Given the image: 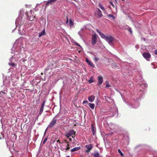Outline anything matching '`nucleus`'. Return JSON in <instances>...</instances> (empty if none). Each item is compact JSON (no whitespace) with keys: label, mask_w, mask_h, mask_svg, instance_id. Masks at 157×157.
Instances as JSON below:
<instances>
[{"label":"nucleus","mask_w":157,"mask_h":157,"mask_svg":"<svg viewBox=\"0 0 157 157\" xmlns=\"http://www.w3.org/2000/svg\"><path fill=\"white\" fill-rule=\"evenodd\" d=\"M93 147V145L92 144H90L86 145L85 146V147L86 149L85 150V152L88 153L92 149Z\"/></svg>","instance_id":"1"},{"label":"nucleus","mask_w":157,"mask_h":157,"mask_svg":"<svg viewBox=\"0 0 157 157\" xmlns=\"http://www.w3.org/2000/svg\"><path fill=\"white\" fill-rule=\"evenodd\" d=\"M76 132L74 130H70L67 132L66 133L65 136L67 138H69L70 136L73 135H75Z\"/></svg>","instance_id":"2"},{"label":"nucleus","mask_w":157,"mask_h":157,"mask_svg":"<svg viewBox=\"0 0 157 157\" xmlns=\"http://www.w3.org/2000/svg\"><path fill=\"white\" fill-rule=\"evenodd\" d=\"M142 55L147 60L149 61V58L151 57V55L149 52H145L143 53Z\"/></svg>","instance_id":"3"},{"label":"nucleus","mask_w":157,"mask_h":157,"mask_svg":"<svg viewBox=\"0 0 157 157\" xmlns=\"http://www.w3.org/2000/svg\"><path fill=\"white\" fill-rule=\"evenodd\" d=\"M105 39L108 41L110 44H113V42L114 40V39L111 36H106Z\"/></svg>","instance_id":"4"},{"label":"nucleus","mask_w":157,"mask_h":157,"mask_svg":"<svg viewBox=\"0 0 157 157\" xmlns=\"http://www.w3.org/2000/svg\"><path fill=\"white\" fill-rule=\"evenodd\" d=\"M97 41V35L94 34L92 36V43L93 45L96 44Z\"/></svg>","instance_id":"5"},{"label":"nucleus","mask_w":157,"mask_h":157,"mask_svg":"<svg viewBox=\"0 0 157 157\" xmlns=\"http://www.w3.org/2000/svg\"><path fill=\"white\" fill-rule=\"evenodd\" d=\"M97 16L99 18H101L102 16V13L101 10L99 9H97V10L96 13Z\"/></svg>","instance_id":"6"},{"label":"nucleus","mask_w":157,"mask_h":157,"mask_svg":"<svg viewBox=\"0 0 157 157\" xmlns=\"http://www.w3.org/2000/svg\"><path fill=\"white\" fill-rule=\"evenodd\" d=\"M45 101H44L43 102V103H42V105L41 106V107L40 109V111L38 114V116L40 115L42 113L44 110V108L45 105Z\"/></svg>","instance_id":"7"},{"label":"nucleus","mask_w":157,"mask_h":157,"mask_svg":"<svg viewBox=\"0 0 157 157\" xmlns=\"http://www.w3.org/2000/svg\"><path fill=\"white\" fill-rule=\"evenodd\" d=\"M57 121L56 119H53L50 123V124L48 125V128H52V127L54 124L56 123Z\"/></svg>","instance_id":"8"},{"label":"nucleus","mask_w":157,"mask_h":157,"mask_svg":"<svg viewBox=\"0 0 157 157\" xmlns=\"http://www.w3.org/2000/svg\"><path fill=\"white\" fill-rule=\"evenodd\" d=\"M103 82V77L102 76H99L98 78V84L101 86Z\"/></svg>","instance_id":"9"},{"label":"nucleus","mask_w":157,"mask_h":157,"mask_svg":"<svg viewBox=\"0 0 157 157\" xmlns=\"http://www.w3.org/2000/svg\"><path fill=\"white\" fill-rule=\"evenodd\" d=\"M96 31L97 33H98L99 34L100 36L102 38H105V37L106 36H105L104 34L100 32L99 30L98 29L96 30Z\"/></svg>","instance_id":"10"},{"label":"nucleus","mask_w":157,"mask_h":157,"mask_svg":"<svg viewBox=\"0 0 157 157\" xmlns=\"http://www.w3.org/2000/svg\"><path fill=\"white\" fill-rule=\"evenodd\" d=\"M81 149V147H75L73 149H72L71 150V153H73V152L77 151Z\"/></svg>","instance_id":"11"},{"label":"nucleus","mask_w":157,"mask_h":157,"mask_svg":"<svg viewBox=\"0 0 157 157\" xmlns=\"http://www.w3.org/2000/svg\"><path fill=\"white\" fill-rule=\"evenodd\" d=\"M86 62L89 65H90V66L92 67H95V65L90 60L88 59H86Z\"/></svg>","instance_id":"12"},{"label":"nucleus","mask_w":157,"mask_h":157,"mask_svg":"<svg viewBox=\"0 0 157 157\" xmlns=\"http://www.w3.org/2000/svg\"><path fill=\"white\" fill-rule=\"evenodd\" d=\"M57 0H48L46 6H49L50 4H52V3L55 2Z\"/></svg>","instance_id":"13"},{"label":"nucleus","mask_w":157,"mask_h":157,"mask_svg":"<svg viewBox=\"0 0 157 157\" xmlns=\"http://www.w3.org/2000/svg\"><path fill=\"white\" fill-rule=\"evenodd\" d=\"M94 99L95 97L93 95H91V96L89 97L88 98V100L91 102H93L94 101Z\"/></svg>","instance_id":"14"},{"label":"nucleus","mask_w":157,"mask_h":157,"mask_svg":"<svg viewBox=\"0 0 157 157\" xmlns=\"http://www.w3.org/2000/svg\"><path fill=\"white\" fill-rule=\"evenodd\" d=\"M45 34V30L44 29L41 33H39L38 36L39 37H40L44 35Z\"/></svg>","instance_id":"15"},{"label":"nucleus","mask_w":157,"mask_h":157,"mask_svg":"<svg viewBox=\"0 0 157 157\" xmlns=\"http://www.w3.org/2000/svg\"><path fill=\"white\" fill-rule=\"evenodd\" d=\"M105 98L106 101L108 102H110L112 100L111 97L105 96Z\"/></svg>","instance_id":"16"},{"label":"nucleus","mask_w":157,"mask_h":157,"mask_svg":"<svg viewBox=\"0 0 157 157\" xmlns=\"http://www.w3.org/2000/svg\"><path fill=\"white\" fill-rule=\"evenodd\" d=\"M89 107L92 109H94L95 107V105L94 104L90 103H88Z\"/></svg>","instance_id":"17"},{"label":"nucleus","mask_w":157,"mask_h":157,"mask_svg":"<svg viewBox=\"0 0 157 157\" xmlns=\"http://www.w3.org/2000/svg\"><path fill=\"white\" fill-rule=\"evenodd\" d=\"M91 130L92 131V132L93 134V135H94L95 132V131L94 130V126L93 124H91Z\"/></svg>","instance_id":"18"},{"label":"nucleus","mask_w":157,"mask_h":157,"mask_svg":"<svg viewBox=\"0 0 157 157\" xmlns=\"http://www.w3.org/2000/svg\"><path fill=\"white\" fill-rule=\"evenodd\" d=\"M98 6L103 11H105V9L101 4L99 3Z\"/></svg>","instance_id":"19"},{"label":"nucleus","mask_w":157,"mask_h":157,"mask_svg":"<svg viewBox=\"0 0 157 157\" xmlns=\"http://www.w3.org/2000/svg\"><path fill=\"white\" fill-rule=\"evenodd\" d=\"M9 65L11 66L12 67H14L16 66L17 64L14 63H9Z\"/></svg>","instance_id":"20"},{"label":"nucleus","mask_w":157,"mask_h":157,"mask_svg":"<svg viewBox=\"0 0 157 157\" xmlns=\"http://www.w3.org/2000/svg\"><path fill=\"white\" fill-rule=\"evenodd\" d=\"M66 147V148L65 149L66 151L69 150L70 148L69 143H67V144Z\"/></svg>","instance_id":"21"},{"label":"nucleus","mask_w":157,"mask_h":157,"mask_svg":"<svg viewBox=\"0 0 157 157\" xmlns=\"http://www.w3.org/2000/svg\"><path fill=\"white\" fill-rule=\"evenodd\" d=\"M69 24L70 26L71 27H72V26H73V25H74L73 23V21H72L71 20V19H70L69 20Z\"/></svg>","instance_id":"22"},{"label":"nucleus","mask_w":157,"mask_h":157,"mask_svg":"<svg viewBox=\"0 0 157 157\" xmlns=\"http://www.w3.org/2000/svg\"><path fill=\"white\" fill-rule=\"evenodd\" d=\"M93 76H92L91 78H90V79L88 80V82L90 83H91L92 82H94V81L93 80Z\"/></svg>","instance_id":"23"},{"label":"nucleus","mask_w":157,"mask_h":157,"mask_svg":"<svg viewBox=\"0 0 157 157\" xmlns=\"http://www.w3.org/2000/svg\"><path fill=\"white\" fill-rule=\"evenodd\" d=\"M99 154L98 152H96L95 153L94 155V157H99Z\"/></svg>","instance_id":"24"},{"label":"nucleus","mask_w":157,"mask_h":157,"mask_svg":"<svg viewBox=\"0 0 157 157\" xmlns=\"http://www.w3.org/2000/svg\"><path fill=\"white\" fill-rule=\"evenodd\" d=\"M105 82L106 83V87H109L111 86L110 85H109V83L108 81H106Z\"/></svg>","instance_id":"25"},{"label":"nucleus","mask_w":157,"mask_h":157,"mask_svg":"<svg viewBox=\"0 0 157 157\" xmlns=\"http://www.w3.org/2000/svg\"><path fill=\"white\" fill-rule=\"evenodd\" d=\"M118 151L119 153L122 156H123L124 155L123 153L121 152V150L120 149L118 150Z\"/></svg>","instance_id":"26"},{"label":"nucleus","mask_w":157,"mask_h":157,"mask_svg":"<svg viewBox=\"0 0 157 157\" xmlns=\"http://www.w3.org/2000/svg\"><path fill=\"white\" fill-rule=\"evenodd\" d=\"M94 60L95 61L97 62L99 60V59L98 58L96 57V56L95 55H94Z\"/></svg>","instance_id":"27"},{"label":"nucleus","mask_w":157,"mask_h":157,"mask_svg":"<svg viewBox=\"0 0 157 157\" xmlns=\"http://www.w3.org/2000/svg\"><path fill=\"white\" fill-rule=\"evenodd\" d=\"M108 16L109 17H110L112 18L113 19L114 18V16L113 15H112V14H109L108 15Z\"/></svg>","instance_id":"28"},{"label":"nucleus","mask_w":157,"mask_h":157,"mask_svg":"<svg viewBox=\"0 0 157 157\" xmlns=\"http://www.w3.org/2000/svg\"><path fill=\"white\" fill-rule=\"evenodd\" d=\"M47 139H48L47 138H45L44 139V141H43V144H44L46 142V141H47Z\"/></svg>","instance_id":"29"},{"label":"nucleus","mask_w":157,"mask_h":157,"mask_svg":"<svg viewBox=\"0 0 157 157\" xmlns=\"http://www.w3.org/2000/svg\"><path fill=\"white\" fill-rule=\"evenodd\" d=\"M111 4V5L113 7H114L115 6L113 4V2H112L110 1L109 2Z\"/></svg>","instance_id":"30"},{"label":"nucleus","mask_w":157,"mask_h":157,"mask_svg":"<svg viewBox=\"0 0 157 157\" xmlns=\"http://www.w3.org/2000/svg\"><path fill=\"white\" fill-rule=\"evenodd\" d=\"M64 142L66 143L67 144V143H69V142L66 140H64L62 143H63Z\"/></svg>","instance_id":"31"},{"label":"nucleus","mask_w":157,"mask_h":157,"mask_svg":"<svg viewBox=\"0 0 157 157\" xmlns=\"http://www.w3.org/2000/svg\"><path fill=\"white\" fill-rule=\"evenodd\" d=\"M88 103L87 101H84L83 102V104H85V103Z\"/></svg>","instance_id":"32"},{"label":"nucleus","mask_w":157,"mask_h":157,"mask_svg":"<svg viewBox=\"0 0 157 157\" xmlns=\"http://www.w3.org/2000/svg\"><path fill=\"white\" fill-rule=\"evenodd\" d=\"M154 53L155 55H157V50H155L154 51Z\"/></svg>","instance_id":"33"},{"label":"nucleus","mask_w":157,"mask_h":157,"mask_svg":"<svg viewBox=\"0 0 157 157\" xmlns=\"http://www.w3.org/2000/svg\"><path fill=\"white\" fill-rule=\"evenodd\" d=\"M69 138V140L70 141H71L72 140V139L71 138Z\"/></svg>","instance_id":"34"},{"label":"nucleus","mask_w":157,"mask_h":157,"mask_svg":"<svg viewBox=\"0 0 157 157\" xmlns=\"http://www.w3.org/2000/svg\"><path fill=\"white\" fill-rule=\"evenodd\" d=\"M57 142H59V143H60V142L59 141V140H57L56 141Z\"/></svg>","instance_id":"35"},{"label":"nucleus","mask_w":157,"mask_h":157,"mask_svg":"<svg viewBox=\"0 0 157 157\" xmlns=\"http://www.w3.org/2000/svg\"><path fill=\"white\" fill-rule=\"evenodd\" d=\"M129 31L130 33H132V31L131 29H130L129 30Z\"/></svg>","instance_id":"36"},{"label":"nucleus","mask_w":157,"mask_h":157,"mask_svg":"<svg viewBox=\"0 0 157 157\" xmlns=\"http://www.w3.org/2000/svg\"><path fill=\"white\" fill-rule=\"evenodd\" d=\"M68 22V19L67 18V21L66 22V23H67H67Z\"/></svg>","instance_id":"37"},{"label":"nucleus","mask_w":157,"mask_h":157,"mask_svg":"<svg viewBox=\"0 0 157 157\" xmlns=\"http://www.w3.org/2000/svg\"><path fill=\"white\" fill-rule=\"evenodd\" d=\"M72 137L73 138H75V136H72Z\"/></svg>","instance_id":"38"},{"label":"nucleus","mask_w":157,"mask_h":157,"mask_svg":"<svg viewBox=\"0 0 157 157\" xmlns=\"http://www.w3.org/2000/svg\"><path fill=\"white\" fill-rule=\"evenodd\" d=\"M76 45H77V46H80V45H79V44H77V43H76Z\"/></svg>","instance_id":"39"},{"label":"nucleus","mask_w":157,"mask_h":157,"mask_svg":"<svg viewBox=\"0 0 157 157\" xmlns=\"http://www.w3.org/2000/svg\"><path fill=\"white\" fill-rule=\"evenodd\" d=\"M113 133V132H111L110 133H109V134H108V135H109H109H111V134H112Z\"/></svg>","instance_id":"40"},{"label":"nucleus","mask_w":157,"mask_h":157,"mask_svg":"<svg viewBox=\"0 0 157 157\" xmlns=\"http://www.w3.org/2000/svg\"><path fill=\"white\" fill-rule=\"evenodd\" d=\"M66 157H70L69 156H67Z\"/></svg>","instance_id":"41"},{"label":"nucleus","mask_w":157,"mask_h":157,"mask_svg":"<svg viewBox=\"0 0 157 157\" xmlns=\"http://www.w3.org/2000/svg\"><path fill=\"white\" fill-rule=\"evenodd\" d=\"M122 1H124V0H121Z\"/></svg>","instance_id":"42"}]
</instances>
